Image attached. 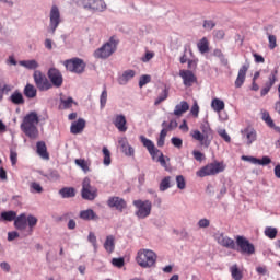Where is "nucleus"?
<instances>
[{
	"label": "nucleus",
	"mask_w": 280,
	"mask_h": 280,
	"mask_svg": "<svg viewBox=\"0 0 280 280\" xmlns=\"http://www.w3.org/2000/svg\"><path fill=\"white\" fill-rule=\"evenodd\" d=\"M48 79L50 80V84L57 89L61 88L63 84V77L61 72L56 68L49 69Z\"/></svg>",
	"instance_id": "14"
},
{
	"label": "nucleus",
	"mask_w": 280,
	"mask_h": 280,
	"mask_svg": "<svg viewBox=\"0 0 280 280\" xmlns=\"http://www.w3.org/2000/svg\"><path fill=\"white\" fill-rule=\"evenodd\" d=\"M133 206L137 208L136 217L144 220L147 219L152 211V202L150 200H135Z\"/></svg>",
	"instance_id": "8"
},
{
	"label": "nucleus",
	"mask_w": 280,
	"mask_h": 280,
	"mask_svg": "<svg viewBox=\"0 0 280 280\" xmlns=\"http://www.w3.org/2000/svg\"><path fill=\"white\" fill-rule=\"evenodd\" d=\"M215 22H213L212 20H206L205 22H203V27H205V30H208L209 32L211 31V30H213L214 27H215Z\"/></svg>",
	"instance_id": "56"
},
{
	"label": "nucleus",
	"mask_w": 280,
	"mask_h": 280,
	"mask_svg": "<svg viewBox=\"0 0 280 280\" xmlns=\"http://www.w3.org/2000/svg\"><path fill=\"white\" fill-rule=\"evenodd\" d=\"M34 81H35L36 88L40 92H47L52 89L51 82L39 70H36L34 72Z\"/></svg>",
	"instance_id": "10"
},
{
	"label": "nucleus",
	"mask_w": 280,
	"mask_h": 280,
	"mask_svg": "<svg viewBox=\"0 0 280 280\" xmlns=\"http://www.w3.org/2000/svg\"><path fill=\"white\" fill-rule=\"evenodd\" d=\"M236 244L238 246L237 252L244 255L252 256L255 254V246L246 237L238 235L236 237Z\"/></svg>",
	"instance_id": "11"
},
{
	"label": "nucleus",
	"mask_w": 280,
	"mask_h": 280,
	"mask_svg": "<svg viewBox=\"0 0 280 280\" xmlns=\"http://www.w3.org/2000/svg\"><path fill=\"white\" fill-rule=\"evenodd\" d=\"M24 95L30 98L33 100L37 96V90L33 84H26V86L24 88Z\"/></svg>",
	"instance_id": "35"
},
{
	"label": "nucleus",
	"mask_w": 280,
	"mask_h": 280,
	"mask_svg": "<svg viewBox=\"0 0 280 280\" xmlns=\"http://www.w3.org/2000/svg\"><path fill=\"white\" fill-rule=\"evenodd\" d=\"M151 82V75H142L140 78V81H139V86L140 89H142L143 86H145L147 84H149Z\"/></svg>",
	"instance_id": "49"
},
{
	"label": "nucleus",
	"mask_w": 280,
	"mask_h": 280,
	"mask_svg": "<svg viewBox=\"0 0 280 280\" xmlns=\"http://www.w3.org/2000/svg\"><path fill=\"white\" fill-rule=\"evenodd\" d=\"M61 23L60 11L57 5H52L50 10V30L55 34L58 25Z\"/></svg>",
	"instance_id": "17"
},
{
	"label": "nucleus",
	"mask_w": 280,
	"mask_h": 280,
	"mask_svg": "<svg viewBox=\"0 0 280 280\" xmlns=\"http://www.w3.org/2000/svg\"><path fill=\"white\" fill-rule=\"evenodd\" d=\"M167 97H168V94H167L166 91H164V93L161 94V95L155 100L154 105H155V106L161 105L163 102H165V101L167 100Z\"/></svg>",
	"instance_id": "55"
},
{
	"label": "nucleus",
	"mask_w": 280,
	"mask_h": 280,
	"mask_svg": "<svg viewBox=\"0 0 280 280\" xmlns=\"http://www.w3.org/2000/svg\"><path fill=\"white\" fill-rule=\"evenodd\" d=\"M21 67H25V69H30V70H34V69H38L39 63L35 60H22L20 61Z\"/></svg>",
	"instance_id": "38"
},
{
	"label": "nucleus",
	"mask_w": 280,
	"mask_h": 280,
	"mask_svg": "<svg viewBox=\"0 0 280 280\" xmlns=\"http://www.w3.org/2000/svg\"><path fill=\"white\" fill-rule=\"evenodd\" d=\"M179 77L183 79V83L186 88H192L197 83V77L191 70L182 69Z\"/></svg>",
	"instance_id": "15"
},
{
	"label": "nucleus",
	"mask_w": 280,
	"mask_h": 280,
	"mask_svg": "<svg viewBox=\"0 0 280 280\" xmlns=\"http://www.w3.org/2000/svg\"><path fill=\"white\" fill-rule=\"evenodd\" d=\"M136 260L143 269L153 268L156 266L158 254L152 249L141 248L137 253Z\"/></svg>",
	"instance_id": "2"
},
{
	"label": "nucleus",
	"mask_w": 280,
	"mask_h": 280,
	"mask_svg": "<svg viewBox=\"0 0 280 280\" xmlns=\"http://www.w3.org/2000/svg\"><path fill=\"white\" fill-rule=\"evenodd\" d=\"M176 182L178 189L184 190L186 188V182L183 175H178Z\"/></svg>",
	"instance_id": "50"
},
{
	"label": "nucleus",
	"mask_w": 280,
	"mask_h": 280,
	"mask_svg": "<svg viewBox=\"0 0 280 280\" xmlns=\"http://www.w3.org/2000/svg\"><path fill=\"white\" fill-rule=\"evenodd\" d=\"M86 126V121L83 118H79L78 121L71 124L70 131L72 135L77 136L83 132Z\"/></svg>",
	"instance_id": "20"
},
{
	"label": "nucleus",
	"mask_w": 280,
	"mask_h": 280,
	"mask_svg": "<svg viewBox=\"0 0 280 280\" xmlns=\"http://www.w3.org/2000/svg\"><path fill=\"white\" fill-rule=\"evenodd\" d=\"M106 103H107V91L105 89L103 91L102 95H101V106H102V108L105 107Z\"/></svg>",
	"instance_id": "63"
},
{
	"label": "nucleus",
	"mask_w": 280,
	"mask_h": 280,
	"mask_svg": "<svg viewBox=\"0 0 280 280\" xmlns=\"http://www.w3.org/2000/svg\"><path fill=\"white\" fill-rule=\"evenodd\" d=\"M156 158H158V162L161 164V166L163 168H165V171H168L166 159H165L163 152H161V150H160L159 154H156Z\"/></svg>",
	"instance_id": "46"
},
{
	"label": "nucleus",
	"mask_w": 280,
	"mask_h": 280,
	"mask_svg": "<svg viewBox=\"0 0 280 280\" xmlns=\"http://www.w3.org/2000/svg\"><path fill=\"white\" fill-rule=\"evenodd\" d=\"M37 154L44 159V160H49V154L47 152V147L44 141H38L37 142Z\"/></svg>",
	"instance_id": "31"
},
{
	"label": "nucleus",
	"mask_w": 280,
	"mask_h": 280,
	"mask_svg": "<svg viewBox=\"0 0 280 280\" xmlns=\"http://www.w3.org/2000/svg\"><path fill=\"white\" fill-rule=\"evenodd\" d=\"M73 104L77 105V103L73 101L72 97L60 98L59 109H60V110L71 109L72 106H73Z\"/></svg>",
	"instance_id": "34"
},
{
	"label": "nucleus",
	"mask_w": 280,
	"mask_h": 280,
	"mask_svg": "<svg viewBox=\"0 0 280 280\" xmlns=\"http://www.w3.org/2000/svg\"><path fill=\"white\" fill-rule=\"evenodd\" d=\"M188 110H189V104L186 101H183L180 102V104L176 105L174 115L176 117H182Z\"/></svg>",
	"instance_id": "28"
},
{
	"label": "nucleus",
	"mask_w": 280,
	"mask_h": 280,
	"mask_svg": "<svg viewBox=\"0 0 280 280\" xmlns=\"http://www.w3.org/2000/svg\"><path fill=\"white\" fill-rule=\"evenodd\" d=\"M75 165L82 170L84 174L91 172V161L85 159H75Z\"/></svg>",
	"instance_id": "26"
},
{
	"label": "nucleus",
	"mask_w": 280,
	"mask_h": 280,
	"mask_svg": "<svg viewBox=\"0 0 280 280\" xmlns=\"http://www.w3.org/2000/svg\"><path fill=\"white\" fill-rule=\"evenodd\" d=\"M114 126L117 128V130L121 133L127 132V119L125 115H116L114 120Z\"/></svg>",
	"instance_id": "19"
},
{
	"label": "nucleus",
	"mask_w": 280,
	"mask_h": 280,
	"mask_svg": "<svg viewBox=\"0 0 280 280\" xmlns=\"http://www.w3.org/2000/svg\"><path fill=\"white\" fill-rule=\"evenodd\" d=\"M140 141L143 144V147L148 150V152L150 153L151 158L153 160L156 159V155H159L160 150L154 145L153 141L148 139L144 136H140Z\"/></svg>",
	"instance_id": "18"
},
{
	"label": "nucleus",
	"mask_w": 280,
	"mask_h": 280,
	"mask_svg": "<svg viewBox=\"0 0 280 280\" xmlns=\"http://www.w3.org/2000/svg\"><path fill=\"white\" fill-rule=\"evenodd\" d=\"M191 115L196 118L199 116V106L197 102H195L194 106L191 107Z\"/></svg>",
	"instance_id": "64"
},
{
	"label": "nucleus",
	"mask_w": 280,
	"mask_h": 280,
	"mask_svg": "<svg viewBox=\"0 0 280 280\" xmlns=\"http://www.w3.org/2000/svg\"><path fill=\"white\" fill-rule=\"evenodd\" d=\"M77 4L84 10H91L92 0H77Z\"/></svg>",
	"instance_id": "48"
},
{
	"label": "nucleus",
	"mask_w": 280,
	"mask_h": 280,
	"mask_svg": "<svg viewBox=\"0 0 280 280\" xmlns=\"http://www.w3.org/2000/svg\"><path fill=\"white\" fill-rule=\"evenodd\" d=\"M37 218L30 214L28 217H26L25 213H21L20 215H16L15 220H14V228L18 231H25L28 224L30 231L31 233L33 232V229L37 225Z\"/></svg>",
	"instance_id": "5"
},
{
	"label": "nucleus",
	"mask_w": 280,
	"mask_h": 280,
	"mask_svg": "<svg viewBox=\"0 0 280 280\" xmlns=\"http://www.w3.org/2000/svg\"><path fill=\"white\" fill-rule=\"evenodd\" d=\"M104 248L108 254H113L115 252V236L107 235L106 241L104 243Z\"/></svg>",
	"instance_id": "30"
},
{
	"label": "nucleus",
	"mask_w": 280,
	"mask_h": 280,
	"mask_svg": "<svg viewBox=\"0 0 280 280\" xmlns=\"http://www.w3.org/2000/svg\"><path fill=\"white\" fill-rule=\"evenodd\" d=\"M63 65L70 73H84L86 63L83 61V59L74 57L72 59H67L63 61Z\"/></svg>",
	"instance_id": "7"
},
{
	"label": "nucleus",
	"mask_w": 280,
	"mask_h": 280,
	"mask_svg": "<svg viewBox=\"0 0 280 280\" xmlns=\"http://www.w3.org/2000/svg\"><path fill=\"white\" fill-rule=\"evenodd\" d=\"M118 43L119 40L117 37L112 36L107 43L94 51V57L101 60H106V58H109V56L115 54Z\"/></svg>",
	"instance_id": "4"
},
{
	"label": "nucleus",
	"mask_w": 280,
	"mask_h": 280,
	"mask_svg": "<svg viewBox=\"0 0 280 280\" xmlns=\"http://www.w3.org/2000/svg\"><path fill=\"white\" fill-rule=\"evenodd\" d=\"M107 5L103 0H92L90 10L93 12H104Z\"/></svg>",
	"instance_id": "29"
},
{
	"label": "nucleus",
	"mask_w": 280,
	"mask_h": 280,
	"mask_svg": "<svg viewBox=\"0 0 280 280\" xmlns=\"http://www.w3.org/2000/svg\"><path fill=\"white\" fill-rule=\"evenodd\" d=\"M46 177L50 182H57L60 178V175H59V173L57 171H51L50 173H48L46 175Z\"/></svg>",
	"instance_id": "51"
},
{
	"label": "nucleus",
	"mask_w": 280,
	"mask_h": 280,
	"mask_svg": "<svg viewBox=\"0 0 280 280\" xmlns=\"http://www.w3.org/2000/svg\"><path fill=\"white\" fill-rule=\"evenodd\" d=\"M214 36L218 40H223V38H225V33L223 30H217L214 31Z\"/></svg>",
	"instance_id": "61"
},
{
	"label": "nucleus",
	"mask_w": 280,
	"mask_h": 280,
	"mask_svg": "<svg viewBox=\"0 0 280 280\" xmlns=\"http://www.w3.org/2000/svg\"><path fill=\"white\" fill-rule=\"evenodd\" d=\"M16 212L13 210H9V211H2L1 215H0V222H15L16 220Z\"/></svg>",
	"instance_id": "27"
},
{
	"label": "nucleus",
	"mask_w": 280,
	"mask_h": 280,
	"mask_svg": "<svg viewBox=\"0 0 280 280\" xmlns=\"http://www.w3.org/2000/svg\"><path fill=\"white\" fill-rule=\"evenodd\" d=\"M31 191L36 192V194H42L43 192V187L40 186V184L34 182L31 185Z\"/></svg>",
	"instance_id": "54"
},
{
	"label": "nucleus",
	"mask_w": 280,
	"mask_h": 280,
	"mask_svg": "<svg viewBox=\"0 0 280 280\" xmlns=\"http://www.w3.org/2000/svg\"><path fill=\"white\" fill-rule=\"evenodd\" d=\"M112 264L114 267L122 268L125 266V260L122 257L119 258H113Z\"/></svg>",
	"instance_id": "52"
},
{
	"label": "nucleus",
	"mask_w": 280,
	"mask_h": 280,
	"mask_svg": "<svg viewBox=\"0 0 280 280\" xmlns=\"http://www.w3.org/2000/svg\"><path fill=\"white\" fill-rule=\"evenodd\" d=\"M79 218L83 221H98L100 217L94 212L93 209L82 210Z\"/></svg>",
	"instance_id": "23"
},
{
	"label": "nucleus",
	"mask_w": 280,
	"mask_h": 280,
	"mask_svg": "<svg viewBox=\"0 0 280 280\" xmlns=\"http://www.w3.org/2000/svg\"><path fill=\"white\" fill-rule=\"evenodd\" d=\"M177 126H178V122L175 119L171 120L170 122L163 121V124H162V127H163L162 131L166 130V135H167L168 131L175 130L177 128Z\"/></svg>",
	"instance_id": "39"
},
{
	"label": "nucleus",
	"mask_w": 280,
	"mask_h": 280,
	"mask_svg": "<svg viewBox=\"0 0 280 280\" xmlns=\"http://www.w3.org/2000/svg\"><path fill=\"white\" fill-rule=\"evenodd\" d=\"M81 194L84 200L93 201L97 198V188L91 185L89 177L83 179Z\"/></svg>",
	"instance_id": "9"
},
{
	"label": "nucleus",
	"mask_w": 280,
	"mask_h": 280,
	"mask_svg": "<svg viewBox=\"0 0 280 280\" xmlns=\"http://www.w3.org/2000/svg\"><path fill=\"white\" fill-rule=\"evenodd\" d=\"M252 163L260 166H267L271 164V159L269 156H262V159L252 158Z\"/></svg>",
	"instance_id": "42"
},
{
	"label": "nucleus",
	"mask_w": 280,
	"mask_h": 280,
	"mask_svg": "<svg viewBox=\"0 0 280 280\" xmlns=\"http://www.w3.org/2000/svg\"><path fill=\"white\" fill-rule=\"evenodd\" d=\"M166 136H167L166 130H162L161 135H160V138H159V141H158V147L159 148H163L164 147Z\"/></svg>",
	"instance_id": "53"
},
{
	"label": "nucleus",
	"mask_w": 280,
	"mask_h": 280,
	"mask_svg": "<svg viewBox=\"0 0 280 280\" xmlns=\"http://www.w3.org/2000/svg\"><path fill=\"white\" fill-rule=\"evenodd\" d=\"M198 49L200 54H208L209 51V40L207 37H203L199 43H198Z\"/></svg>",
	"instance_id": "41"
},
{
	"label": "nucleus",
	"mask_w": 280,
	"mask_h": 280,
	"mask_svg": "<svg viewBox=\"0 0 280 280\" xmlns=\"http://www.w3.org/2000/svg\"><path fill=\"white\" fill-rule=\"evenodd\" d=\"M107 205L109 208L116 209L119 212H122L124 210L127 209V201L118 196L110 197L107 200Z\"/></svg>",
	"instance_id": "16"
},
{
	"label": "nucleus",
	"mask_w": 280,
	"mask_h": 280,
	"mask_svg": "<svg viewBox=\"0 0 280 280\" xmlns=\"http://www.w3.org/2000/svg\"><path fill=\"white\" fill-rule=\"evenodd\" d=\"M200 130H192L190 136L194 140L200 142L202 147L209 148L211 139L213 138V130L211 129L210 124L208 121L203 122Z\"/></svg>",
	"instance_id": "3"
},
{
	"label": "nucleus",
	"mask_w": 280,
	"mask_h": 280,
	"mask_svg": "<svg viewBox=\"0 0 280 280\" xmlns=\"http://www.w3.org/2000/svg\"><path fill=\"white\" fill-rule=\"evenodd\" d=\"M262 121L268 125L269 128H275V121L270 117L268 112L262 113Z\"/></svg>",
	"instance_id": "45"
},
{
	"label": "nucleus",
	"mask_w": 280,
	"mask_h": 280,
	"mask_svg": "<svg viewBox=\"0 0 280 280\" xmlns=\"http://www.w3.org/2000/svg\"><path fill=\"white\" fill-rule=\"evenodd\" d=\"M88 241L93 245L94 250L97 252L98 245H97V237L95 236L94 232H90L88 236Z\"/></svg>",
	"instance_id": "47"
},
{
	"label": "nucleus",
	"mask_w": 280,
	"mask_h": 280,
	"mask_svg": "<svg viewBox=\"0 0 280 280\" xmlns=\"http://www.w3.org/2000/svg\"><path fill=\"white\" fill-rule=\"evenodd\" d=\"M248 69H249V65H244L240 69L237 79L235 81L236 89H241L243 86V84L245 83L246 73H247Z\"/></svg>",
	"instance_id": "21"
},
{
	"label": "nucleus",
	"mask_w": 280,
	"mask_h": 280,
	"mask_svg": "<svg viewBox=\"0 0 280 280\" xmlns=\"http://www.w3.org/2000/svg\"><path fill=\"white\" fill-rule=\"evenodd\" d=\"M172 144L177 148V149H182L183 148V140L180 138L177 137H173L172 138Z\"/></svg>",
	"instance_id": "58"
},
{
	"label": "nucleus",
	"mask_w": 280,
	"mask_h": 280,
	"mask_svg": "<svg viewBox=\"0 0 280 280\" xmlns=\"http://www.w3.org/2000/svg\"><path fill=\"white\" fill-rule=\"evenodd\" d=\"M198 225L200 229H207L210 226V220L208 219H201L199 222H198Z\"/></svg>",
	"instance_id": "62"
},
{
	"label": "nucleus",
	"mask_w": 280,
	"mask_h": 280,
	"mask_svg": "<svg viewBox=\"0 0 280 280\" xmlns=\"http://www.w3.org/2000/svg\"><path fill=\"white\" fill-rule=\"evenodd\" d=\"M230 271L232 273V278L234 280H242L244 275H243V271L238 268L237 264L233 265L231 268H230Z\"/></svg>",
	"instance_id": "37"
},
{
	"label": "nucleus",
	"mask_w": 280,
	"mask_h": 280,
	"mask_svg": "<svg viewBox=\"0 0 280 280\" xmlns=\"http://www.w3.org/2000/svg\"><path fill=\"white\" fill-rule=\"evenodd\" d=\"M278 230L276 228L267 226L265 229V236L269 240H275L277 237Z\"/></svg>",
	"instance_id": "43"
},
{
	"label": "nucleus",
	"mask_w": 280,
	"mask_h": 280,
	"mask_svg": "<svg viewBox=\"0 0 280 280\" xmlns=\"http://www.w3.org/2000/svg\"><path fill=\"white\" fill-rule=\"evenodd\" d=\"M10 161L12 166H15L18 163V153L13 150L10 151Z\"/></svg>",
	"instance_id": "60"
},
{
	"label": "nucleus",
	"mask_w": 280,
	"mask_h": 280,
	"mask_svg": "<svg viewBox=\"0 0 280 280\" xmlns=\"http://www.w3.org/2000/svg\"><path fill=\"white\" fill-rule=\"evenodd\" d=\"M276 47H277L276 35H269V49H276Z\"/></svg>",
	"instance_id": "59"
},
{
	"label": "nucleus",
	"mask_w": 280,
	"mask_h": 280,
	"mask_svg": "<svg viewBox=\"0 0 280 280\" xmlns=\"http://www.w3.org/2000/svg\"><path fill=\"white\" fill-rule=\"evenodd\" d=\"M39 124V117L36 112L28 113L21 124V130L31 140H36L39 136L37 126Z\"/></svg>",
	"instance_id": "1"
},
{
	"label": "nucleus",
	"mask_w": 280,
	"mask_h": 280,
	"mask_svg": "<svg viewBox=\"0 0 280 280\" xmlns=\"http://www.w3.org/2000/svg\"><path fill=\"white\" fill-rule=\"evenodd\" d=\"M10 101H11L12 104H14V105H16V106H20V105H24V104H25L23 94H22L20 91H15V92L11 95Z\"/></svg>",
	"instance_id": "32"
},
{
	"label": "nucleus",
	"mask_w": 280,
	"mask_h": 280,
	"mask_svg": "<svg viewBox=\"0 0 280 280\" xmlns=\"http://www.w3.org/2000/svg\"><path fill=\"white\" fill-rule=\"evenodd\" d=\"M192 155L197 162H202L205 160V154L198 150H194Z\"/></svg>",
	"instance_id": "57"
},
{
	"label": "nucleus",
	"mask_w": 280,
	"mask_h": 280,
	"mask_svg": "<svg viewBox=\"0 0 280 280\" xmlns=\"http://www.w3.org/2000/svg\"><path fill=\"white\" fill-rule=\"evenodd\" d=\"M218 244L226 249L236 250V242L224 233L215 235Z\"/></svg>",
	"instance_id": "12"
},
{
	"label": "nucleus",
	"mask_w": 280,
	"mask_h": 280,
	"mask_svg": "<svg viewBox=\"0 0 280 280\" xmlns=\"http://www.w3.org/2000/svg\"><path fill=\"white\" fill-rule=\"evenodd\" d=\"M119 147L121 148L122 150V153L126 155V156H133L135 154V150L129 144L128 140L126 137L124 138H120L119 141Z\"/></svg>",
	"instance_id": "22"
},
{
	"label": "nucleus",
	"mask_w": 280,
	"mask_h": 280,
	"mask_svg": "<svg viewBox=\"0 0 280 280\" xmlns=\"http://www.w3.org/2000/svg\"><path fill=\"white\" fill-rule=\"evenodd\" d=\"M211 107L215 113H221L225 109V103L220 98H213L211 103Z\"/></svg>",
	"instance_id": "36"
},
{
	"label": "nucleus",
	"mask_w": 280,
	"mask_h": 280,
	"mask_svg": "<svg viewBox=\"0 0 280 280\" xmlns=\"http://www.w3.org/2000/svg\"><path fill=\"white\" fill-rule=\"evenodd\" d=\"M171 179H172L171 176H166L161 180V183H160V191L161 192H164L172 187Z\"/></svg>",
	"instance_id": "40"
},
{
	"label": "nucleus",
	"mask_w": 280,
	"mask_h": 280,
	"mask_svg": "<svg viewBox=\"0 0 280 280\" xmlns=\"http://www.w3.org/2000/svg\"><path fill=\"white\" fill-rule=\"evenodd\" d=\"M242 135L246 137L248 145H252L257 139V133L255 129L252 128H245L244 130H242Z\"/></svg>",
	"instance_id": "25"
},
{
	"label": "nucleus",
	"mask_w": 280,
	"mask_h": 280,
	"mask_svg": "<svg viewBox=\"0 0 280 280\" xmlns=\"http://www.w3.org/2000/svg\"><path fill=\"white\" fill-rule=\"evenodd\" d=\"M136 77L135 70H126L122 75L119 77L118 82L119 85H127L129 81H131Z\"/></svg>",
	"instance_id": "24"
},
{
	"label": "nucleus",
	"mask_w": 280,
	"mask_h": 280,
	"mask_svg": "<svg viewBox=\"0 0 280 280\" xmlns=\"http://www.w3.org/2000/svg\"><path fill=\"white\" fill-rule=\"evenodd\" d=\"M103 155H104V165L109 166L112 164L110 151L107 147L103 148Z\"/></svg>",
	"instance_id": "44"
},
{
	"label": "nucleus",
	"mask_w": 280,
	"mask_h": 280,
	"mask_svg": "<svg viewBox=\"0 0 280 280\" xmlns=\"http://www.w3.org/2000/svg\"><path fill=\"white\" fill-rule=\"evenodd\" d=\"M224 170H225V165L222 162L210 163V164L201 167L197 172V176L200 178H205L207 176H214L220 173H223Z\"/></svg>",
	"instance_id": "6"
},
{
	"label": "nucleus",
	"mask_w": 280,
	"mask_h": 280,
	"mask_svg": "<svg viewBox=\"0 0 280 280\" xmlns=\"http://www.w3.org/2000/svg\"><path fill=\"white\" fill-rule=\"evenodd\" d=\"M278 68L271 70V74H269V80L268 82L265 83V88L260 90V96L265 97L268 95V93L271 91L272 86L276 84L278 81Z\"/></svg>",
	"instance_id": "13"
},
{
	"label": "nucleus",
	"mask_w": 280,
	"mask_h": 280,
	"mask_svg": "<svg viewBox=\"0 0 280 280\" xmlns=\"http://www.w3.org/2000/svg\"><path fill=\"white\" fill-rule=\"evenodd\" d=\"M59 194L63 199L74 198L75 189L73 187H63L59 190Z\"/></svg>",
	"instance_id": "33"
}]
</instances>
